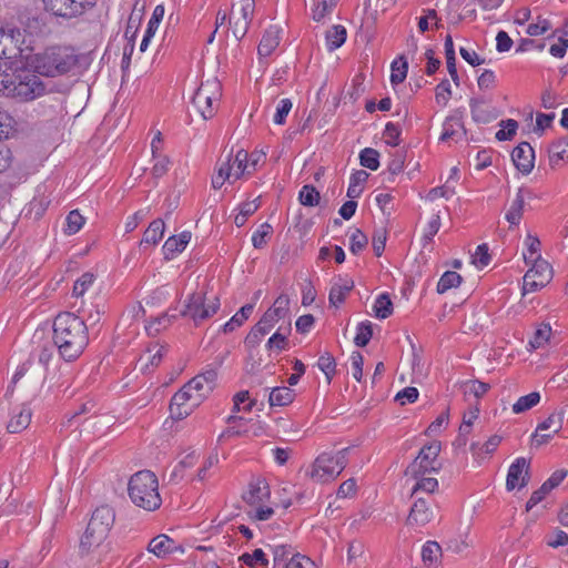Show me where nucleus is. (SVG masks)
<instances>
[{
	"mask_svg": "<svg viewBox=\"0 0 568 568\" xmlns=\"http://www.w3.org/2000/svg\"><path fill=\"white\" fill-rule=\"evenodd\" d=\"M53 343L63 359H77L89 344L85 321L70 312L60 313L53 322Z\"/></svg>",
	"mask_w": 568,
	"mask_h": 568,
	"instance_id": "obj_1",
	"label": "nucleus"
},
{
	"mask_svg": "<svg viewBox=\"0 0 568 568\" xmlns=\"http://www.w3.org/2000/svg\"><path fill=\"white\" fill-rule=\"evenodd\" d=\"M79 63L75 51L70 47L51 45L34 53L29 64L43 77L57 78L69 74Z\"/></svg>",
	"mask_w": 568,
	"mask_h": 568,
	"instance_id": "obj_2",
	"label": "nucleus"
},
{
	"mask_svg": "<svg viewBox=\"0 0 568 568\" xmlns=\"http://www.w3.org/2000/svg\"><path fill=\"white\" fill-rule=\"evenodd\" d=\"M128 494L136 507L148 511L156 510L162 504L158 477L150 470H141L131 476Z\"/></svg>",
	"mask_w": 568,
	"mask_h": 568,
	"instance_id": "obj_3",
	"label": "nucleus"
},
{
	"mask_svg": "<svg viewBox=\"0 0 568 568\" xmlns=\"http://www.w3.org/2000/svg\"><path fill=\"white\" fill-rule=\"evenodd\" d=\"M257 160H248V153L241 149L234 155L230 154L217 164L216 172L212 176V187L221 189L225 182L234 183L237 180L251 175L255 171Z\"/></svg>",
	"mask_w": 568,
	"mask_h": 568,
	"instance_id": "obj_4",
	"label": "nucleus"
},
{
	"mask_svg": "<svg viewBox=\"0 0 568 568\" xmlns=\"http://www.w3.org/2000/svg\"><path fill=\"white\" fill-rule=\"evenodd\" d=\"M48 93L47 83L40 78L34 69H23L10 77V84L7 97L20 102H29L39 99Z\"/></svg>",
	"mask_w": 568,
	"mask_h": 568,
	"instance_id": "obj_5",
	"label": "nucleus"
},
{
	"mask_svg": "<svg viewBox=\"0 0 568 568\" xmlns=\"http://www.w3.org/2000/svg\"><path fill=\"white\" fill-rule=\"evenodd\" d=\"M114 524V511L109 506L98 507L88 524L81 538V548L89 551L100 546L108 537Z\"/></svg>",
	"mask_w": 568,
	"mask_h": 568,
	"instance_id": "obj_6",
	"label": "nucleus"
},
{
	"mask_svg": "<svg viewBox=\"0 0 568 568\" xmlns=\"http://www.w3.org/2000/svg\"><path fill=\"white\" fill-rule=\"evenodd\" d=\"M220 306L217 295H206L203 292H194L186 298L181 315L190 318L197 326L214 316L220 310Z\"/></svg>",
	"mask_w": 568,
	"mask_h": 568,
	"instance_id": "obj_7",
	"label": "nucleus"
},
{
	"mask_svg": "<svg viewBox=\"0 0 568 568\" xmlns=\"http://www.w3.org/2000/svg\"><path fill=\"white\" fill-rule=\"evenodd\" d=\"M347 452L348 448H344L335 454H321L312 466L311 478L317 483L334 480L347 465Z\"/></svg>",
	"mask_w": 568,
	"mask_h": 568,
	"instance_id": "obj_8",
	"label": "nucleus"
},
{
	"mask_svg": "<svg viewBox=\"0 0 568 568\" xmlns=\"http://www.w3.org/2000/svg\"><path fill=\"white\" fill-rule=\"evenodd\" d=\"M222 97V85L215 78L201 83L195 91L192 103L200 115L204 119H212L217 111Z\"/></svg>",
	"mask_w": 568,
	"mask_h": 568,
	"instance_id": "obj_9",
	"label": "nucleus"
},
{
	"mask_svg": "<svg viewBox=\"0 0 568 568\" xmlns=\"http://www.w3.org/2000/svg\"><path fill=\"white\" fill-rule=\"evenodd\" d=\"M440 449L442 445L437 440L425 445L420 449L418 456L407 467L406 474L412 477H419L437 473L442 467V464L438 460Z\"/></svg>",
	"mask_w": 568,
	"mask_h": 568,
	"instance_id": "obj_10",
	"label": "nucleus"
},
{
	"mask_svg": "<svg viewBox=\"0 0 568 568\" xmlns=\"http://www.w3.org/2000/svg\"><path fill=\"white\" fill-rule=\"evenodd\" d=\"M523 277L521 293L537 292L545 287L552 278L551 265L546 260H537Z\"/></svg>",
	"mask_w": 568,
	"mask_h": 568,
	"instance_id": "obj_11",
	"label": "nucleus"
},
{
	"mask_svg": "<svg viewBox=\"0 0 568 568\" xmlns=\"http://www.w3.org/2000/svg\"><path fill=\"white\" fill-rule=\"evenodd\" d=\"M255 11V0H240L233 6L230 17V26L236 40H241L247 33Z\"/></svg>",
	"mask_w": 568,
	"mask_h": 568,
	"instance_id": "obj_12",
	"label": "nucleus"
},
{
	"mask_svg": "<svg viewBox=\"0 0 568 568\" xmlns=\"http://www.w3.org/2000/svg\"><path fill=\"white\" fill-rule=\"evenodd\" d=\"M201 404V395L186 389L184 385L176 392L170 403L171 416L175 419H183L189 416L195 407Z\"/></svg>",
	"mask_w": 568,
	"mask_h": 568,
	"instance_id": "obj_13",
	"label": "nucleus"
},
{
	"mask_svg": "<svg viewBox=\"0 0 568 568\" xmlns=\"http://www.w3.org/2000/svg\"><path fill=\"white\" fill-rule=\"evenodd\" d=\"M434 508L430 498H415L406 519V525L418 528L427 525L434 519Z\"/></svg>",
	"mask_w": 568,
	"mask_h": 568,
	"instance_id": "obj_14",
	"label": "nucleus"
},
{
	"mask_svg": "<svg viewBox=\"0 0 568 568\" xmlns=\"http://www.w3.org/2000/svg\"><path fill=\"white\" fill-rule=\"evenodd\" d=\"M290 298L285 294H281L274 304L264 313L257 322L267 333L278 323L288 316Z\"/></svg>",
	"mask_w": 568,
	"mask_h": 568,
	"instance_id": "obj_15",
	"label": "nucleus"
},
{
	"mask_svg": "<svg viewBox=\"0 0 568 568\" xmlns=\"http://www.w3.org/2000/svg\"><path fill=\"white\" fill-rule=\"evenodd\" d=\"M529 481V460L525 457L516 458L508 468L506 478V489L511 491L516 488L521 489Z\"/></svg>",
	"mask_w": 568,
	"mask_h": 568,
	"instance_id": "obj_16",
	"label": "nucleus"
},
{
	"mask_svg": "<svg viewBox=\"0 0 568 568\" xmlns=\"http://www.w3.org/2000/svg\"><path fill=\"white\" fill-rule=\"evenodd\" d=\"M270 486L263 478H253L243 495L244 501L252 507L262 505L270 499Z\"/></svg>",
	"mask_w": 568,
	"mask_h": 568,
	"instance_id": "obj_17",
	"label": "nucleus"
},
{
	"mask_svg": "<svg viewBox=\"0 0 568 568\" xmlns=\"http://www.w3.org/2000/svg\"><path fill=\"white\" fill-rule=\"evenodd\" d=\"M465 135V128L463 123V113L459 111H454L449 114L444 123L443 131L439 136L442 142H446L449 140H459Z\"/></svg>",
	"mask_w": 568,
	"mask_h": 568,
	"instance_id": "obj_18",
	"label": "nucleus"
},
{
	"mask_svg": "<svg viewBox=\"0 0 568 568\" xmlns=\"http://www.w3.org/2000/svg\"><path fill=\"white\" fill-rule=\"evenodd\" d=\"M515 166L523 173L528 174L534 169L535 152L527 142L518 144L511 152Z\"/></svg>",
	"mask_w": 568,
	"mask_h": 568,
	"instance_id": "obj_19",
	"label": "nucleus"
},
{
	"mask_svg": "<svg viewBox=\"0 0 568 568\" xmlns=\"http://www.w3.org/2000/svg\"><path fill=\"white\" fill-rule=\"evenodd\" d=\"M217 374L214 369H209L202 374L193 377L189 383H186V389L192 390V393H196L201 395V402L206 397V395L212 392Z\"/></svg>",
	"mask_w": 568,
	"mask_h": 568,
	"instance_id": "obj_20",
	"label": "nucleus"
},
{
	"mask_svg": "<svg viewBox=\"0 0 568 568\" xmlns=\"http://www.w3.org/2000/svg\"><path fill=\"white\" fill-rule=\"evenodd\" d=\"M44 4L54 16L63 18H72L84 11L78 0H44Z\"/></svg>",
	"mask_w": 568,
	"mask_h": 568,
	"instance_id": "obj_21",
	"label": "nucleus"
},
{
	"mask_svg": "<svg viewBox=\"0 0 568 568\" xmlns=\"http://www.w3.org/2000/svg\"><path fill=\"white\" fill-rule=\"evenodd\" d=\"M469 106L471 118L476 122L489 123L498 116L497 110L483 98L470 99Z\"/></svg>",
	"mask_w": 568,
	"mask_h": 568,
	"instance_id": "obj_22",
	"label": "nucleus"
},
{
	"mask_svg": "<svg viewBox=\"0 0 568 568\" xmlns=\"http://www.w3.org/2000/svg\"><path fill=\"white\" fill-rule=\"evenodd\" d=\"M354 287V281L349 277L338 276L334 282L329 291L328 301L329 304L338 307L344 303L346 296Z\"/></svg>",
	"mask_w": 568,
	"mask_h": 568,
	"instance_id": "obj_23",
	"label": "nucleus"
},
{
	"mask_svg": "<svg viewBox=\"0 0 568 568\" xmlns=\"http://www.w3.org/2000/svg\"><path fill=\"white\" fill-rule=\"evenodd\" d=\"M549 42L548 51L551 57L562 59L568 50V32L564 30H555L549 37L546 38Z\"/></svg>",
	"mask_w": 568,
	"mask_h": 568,
	"instance_id": "obj_24",
	"label": "nucleus"
},
{
	"mask_svg": "<svg viewBox=\"0 0 568 568\" xmlns=\"http://www.w3.org/2000/svg\"><path fill=\"white\" fill-rule=\"evenodd\" d=\"M190 240H191L190 232H182L179 235L169 237L162 247L164 257L166 260L173 258L176 254H179L185 250Z\"/></svg>",
	"mask_w": 568,
	"mask_h": 568,
	"instance_id": "obj_25",
	"label": "nucleus"
},
{
	"mask_svg": "<svg viewBox=\"0 0 568 568\" xmlns=\"http://www.w3.org/2000/svg\"><path fill=\"white\" fill-rule=\"evenodd\" d=\"M280 44V28L271 26L267 28L260 41L257 51L261 57L271 55Z\"/></svg>",
	"mask_w": 568,
	"mask_h": 568,
	"instance_id": "obj_26",
	"label": "nucleus"
},
{
	"mask_svg": "<svg viewBox=\"0 0 568 568\" xmlns=\"http://www.w3.org/2000/svg\"><path fill=\"white\" fill-rule=\"evenodd\" d=\"M568 163V140H558L549 148V165L560 169Z\"/></svg>",
	"mask_w": 568,
	"mask_h": 568,
	"instance_id": "obj_27",
	"label": "nucleus"
},
{
	"mask_svg": "<svg viewBox=\"0 0 568 568\" xmlns=\"http://www.w3.org/2000/svg\"><path fill=\"white\" fill-rule=\"evenodd\" d=\"M524 206H525V196H524L523 190L519 189L516 192V194L506 212V215H505L506 221L511 226L519 225L521 217H523Z\"/></svg>",
	"mask_w": 568,
	"mask_h": 568,
	"instance_id": "obj_28",
	"label": "nucleus"
},
{
	"mask_svg": "<svg viewBox=\"0 0 568 568\" xmlns=\"http://www.w3.org/2000/svg\"><path fill=\"white\" fill-rule=\"evenodd\" d=\"M31 422V409L27 406H21L13 410V414L8 423V430L10 433H19L26 429Z\"/></svg>",
	"mask_w": 568,
	"mask_h": 568,
	"instance_id": "obj_29",
	"label": "nucleus"
},
{
	"mask_svg": "<svg viewBox=\"0 0 568 568\" xmlns=\"http://www.w3.org/2000/svg\"><path fill=\"white\" fill-rule=\"evenodd\" d=\"M296 396L295 390L286 386L272 388L268 403L271 407H283L290 405Z\"/></svg>",
	"mask_w": 568,
	"mask_h": 568,
	"instance_id": "obj_30",
	"label": "nucleus"
},
{
	"mask_svg": "<svg viewBox=\"0 0 568 568\" xmlns=\"http://www.w3.org/2000/svg\"><path fill=\"white\" fill-rule=\"evenodd\" d=\"M165 224L163 220L156 219L152 221L145 230L140 245H156L164 235Z\"/></svg>",
	"mask_w": 568,
	"mask_h": 568,
	"instance_id": "obj_31",
	"label": "nucleus"
},
{
	"mask_svg": "<svg viewBox=\"0 0 568 568\" xmlns=\"http://www.w3.org/2000/svg\"><path fill=\"white\" fill-rule=\"evenodd\" d=\"M174 541L166 535H159L150 540L148 550L156 557H164L173 551Z\"/></svg>",
	"mask_w": 568,
	"mask_h": 568,
	"instance_id": "obj_32",
	"label": "nucleus"
},
{
	"mask_svg": "<svg viewBox=\"0 0 568 568\" xmlns=\"http://www.w3.org/2000/svg\"><path fill=\"white\" fill-rule=\"evenodd\" d=\"M347 31L341 24L333 26L326 31L325 40L328 51H334L342 47L346 41Z\"/></svg>",
	"mask_w": 568,
	"mask_h": 568,
	"instance_id": "obj_33",
	"label": "nucleus"
},
{
	"mask_svg": "<svg viewBox=\"0 0 568 568\" xmlns=\"http://www.w3.org/2000/svg\"><path fill=\"white\" fill-rule=\"evenodd\" d=\"M415 479V484L412 488V497L417 498L420 497L419 494H433L438 488V480L430 476H419L413 477Z\"/></svg>",
	"mask_w": 568,
	"mask_h": 568,
	"instance_id": "obj_34",
	"label": "nucleus"
},
{
	"mask_svg": "<svg viewBox=\"0 0 568 568\" xmlns=\"http://www.w3.org/2000/svg\"><path fill=\"white\" fill-rule=\"evenodd\" d=\"M442 557V547L437 541L429 540L422 548V559L428 567H436Z\"/></svg>",
	"mask_w": 568,
	"mask_h": 568,
	"instance_id": "obj_35",
	"label": "nucleus"
},
{
	"mask_svg": "<svg viewBox=\"0 0 568 568\" xmlns=\"http://www.w3.org/2000/svg\"><path fill=\"white\" fill-rule=\"evenodd\" d=\"M526 250L523 253L526 264L542 260L540 256V241L537 236L528 234L525 239Z\"/></svg>",
	"mask_w": 568,
	"mask_h": 568,
	"instance_id": "obj_36",
	"label": "nucleus"
},
{
	"mask_svg": "<svg viewBox=\"0 0 568 568\" xmlns=\"http://www.w3.org/2000/svg\"><path fill=\"white\" fill-rule=\"evenodd\" d=\"M1 32H3V42L8 44V47L12 50V48L18 49L22 52L21 44L23 43V33L22 31L12 26L1 27Z\"/></svg>",
	"mask_w": 568,
	"mask_h": 568,
	"instance_id": "obj_37",
	"label": "nucleus"
},
{
	"mask_svg": "<svg viewBox=\"0 0 568 568\" xmlns=\"http://www.w3.org/2000/svg\"><path fill=\"white\" fill-rule=\"evenodd\" d=\"M374 314L377 318L385 320L393 313V303L387 293H382L375 300L373 305Z\"/></svg>",
	"mask_w": 568,
	"mask_h": 568,
	"instance_id": "obj_38",
	"label": "nucleus"
},
{
	"mask_svg": "<svg viewBox=\"0 0 568 568\" xmlns=\"http://www.w3.org/2000/svg\"><path fill=\"white\" fill-rule=\"evenodd\" d=\"M339 0H322L312 10V18L316 22H325Z\"/></svg>",
	"mask_w": 568,
	"mask_h": 568,
	"instance_id": "obj_39",
	"label": "nucleus"
},
{
	"mask_svg": "<svg viewBox=\"0 0 568 568\" xmlns=\"http://www.w3.org/2000/svg\"><path fill=\"white\" fill-rule=\"evenodd\" d=\"M462 283V276L454 271H446L437 283L436 291L438 294H444L450 288L458 287Z\"/></svg>",
	"mask_w": 568,
	"mask_h": 568,
	"instance_id": "obj_40",
	"label": "nucleus"
},
{
	"mask_svg": "<svg viewBox=\"0 0 568 568\" xmlns=\"http://www.w3.org/2000/svg\"><path fill=\"white\" fill-rule=\"evenodd\" d=\"M500 443H501V436L493 435L484 444L473 443L470 446V449L474 455L480 457L483 455L493 454L497 449V447L499 446Z\"/></svg>",
	"mask_w": 568,
	"mask_h": 568,
	"instance_id": "obj_41",
	"label": "nucleus"
},
{
	"mask_svg": "<svg viewBox=\"0 0 568 568\" xmlns=\"http://www.w3.org/2000/svg\"><path fill=\"white\" fill-rule=\"evenodd\" d=\"M540 398L539 392H531L525 396H520L511 407L513 413L521 414L529 410L540 402Z\"/></svg>",
	"mask_w": 568,
	"mask_h": 568,
	"instance_id": "obj_42",
	"label": "nucleus"
},
{
	"mask_svg": "<svg viewBox=\"0 0 568 568\" xmlns=\"http://www.w3.org/2000/svg\"><path fill=\"white\" fill-rule=\"evenodd\" d=\"M408 64L407 61L400 57L390 64V82L393 85L404 82L407 75Z\"/></svg>",
	"mask_w": 568,
	"mask_h": 568,
	"instance_id": "obj_43",
	"label": "nucleus"
},
{
	"mask_svg": "<svg viewBox=\"0 0 568 568\" xmlns=\"http://www.w3.org/2000/svg\"><path fill=\"white\" fill-rule=\"evenodd\" d=\"M240 561H242L244 565L251 568L257 566L266 568L268 566V559L266 557V554L261 548H256L252 554H243L240 557Z\"/></svg>",
	"mask_w": 568,
	"mask_h": 568,
	"instance_id": "obj_44",
	"label": "nucleus"
},
{
	"mask_svg": "<svg viewBox=\"0 0 568 568\" xmlns=\"http://www.w3.org/2000/svg\"><path fill=\"white\" fill-rule=\"evenodd\" d=\"M272 552L274 566H282L284 568H287L292 555H295L288 545H275L272 547Z\"/></svg>",
	"mask_w": 568,
	"mask_h": 568,
	"instance_id": "obj_45",
	"label": "nucleus"
},
{
	"mask_svg": "<svg viewBox=\"0 0 568 568\" xmlns=\"http://www.w3.org/2000/svg\"><path fill=\"white\" fill-rule=\"evenodd\" d=\"M564 412H554L545 420L537 425L538 430H550L552 434L559 433L562 428Z\"/></svg>",
	"mask_w": 568,
	"mask_h": 568,
	"instance_id": "obj_46",
	"label": "nucleus"
},
{
	"mask_svg": "<svg viewBox=\"0 0 568 568\" xmlns=\"http://www.w3.org/2000/svg\"><path fill=\"white\" fill-rule=\"evenodd\" d=\"M373 336V324L369 321L361 322L356 327L354 343L358 347L366 346Z\"/></svg>",
	"mask_w": 568,
	"mask_h": 568,
	"instance_id": "obj_47",
	"label": "nucleus"
},
{
	"mask_svg": "<svg viewBox=\"0 0 568 568\" xmlns=\"http://www.w3.org/2000/svg\"><path fill=\"white\" fill-rule=\"evenodd\" d=\"M85 223V219L79 213L78 210L71 211L65 219L64 233L73 235L78 233Z\"/></svg>",
	"mask_w": 568,
	"mask_h": 568,
	"instance_id": "obj_48",
	"label": "nucleus"
},
{
	"mask_svg": "<svg viewBox=\"0 0 568 568\" xmlns=\"http://www.w3.org/2000/svg\"><path fill=\"white\" fill-rule=\"evenodd\" d=\"M320 199V192L313 185H304L298 193V200L304 206H315Z\"/></svg>",
	"mask_w": 568,
	"mask_h": 568,
	"instance_id": "obj_49",
	"label": "nucleus"
},
{
	"mask_svg": "<svg viewBox=\"0 0 568 568\" xmlns=\"http://www.w3.org/2000/svg\"><path fill=\"white\" fill-rule=\"evenodd\" d=\"M95 276L92 273L82 274L73 285L72 296L82 297L85 292L93 285Z\"/></svg>",
	"mask_w": 568,
	"mask_h": 568,
	"instance_id": "obj_50",
	"label": "nucleus"
},
{
	"mask_svg": "<svg viewBox=\"0 0 568 568\" xmlns=\"http://www.w3.org/2000/svg\"><path fill=\"white\" fill-rule=\"evenodd\" d=\"M379 153L372 148H365L359 153L361 165L369 170H377L379 166Z\"/></svg>",
	"mask_w": 568,
	"mask_h": 568,
	"instance_id": "obj_51",
	"label": "nucleus"
},
{
	"mask_svg": "<svg viewBox=\"0 0 568 568\" xmlns=\"http://www.w3.org/2000/svg\"><path fill=\"white\" fill-rule=\"evenodd\" d=\"M273 227L268 223H263L252 235V243L255 248H262L266 245Z\"/></svg>",
	"mask_w": 568,
	"mask_h": 568,
	"instance_id": "obj_52",
	"label": "nucleus"
},
{
	"mask_svg": "<svg viewBox=\"0 0 568 568\" xmlns=\"http://www.w3.org/2000/svg\"><path fill=\"white\" fill-rule=\"evenodd\" d=\"M501 129L496 132V139L498 141H508L511 140L513 136L516 134V131L518 129V123L516 120L508 119L503 120L500 122Z\"/></svg>",
	"mask_w": 568,
	"mask_h": 568,
	"instance_id": "obj_53",
	"label": "nucleus"
},
{
	"mask_svg": "<svg viewBox=\"0 0 568 568\" xmlns=\"http://www.w3.org/2000/svg\"><path fill=\"white\" fill-rule=\"evenodd\" d=\"M166 352H168L166 346L160 345V344H154L148 348L146 354H144V356L142 358L145 357L146 365L150 364L152 366H158L161 363L163 356L166 354Z\"/></svg>",
	"mask_w": 568,
	"mask_h": 568,
	"instance_id": "obj_54",
	"label": "nucleus"
},
{
	"mask_svg": "<svg viewBox=\"0 0 568 568\" xmlns=\"http://www.w3.org/2000/svg\"><path fill=\"white\" fill-rule=\"evenodd\" d=\"M550 335L551 327L548 324H542L535 332L532 338L529 341V345L535 349L539 348L549 341Z\"/></svg>",
	"mask_w": 568,
	"mask_h": 568,
	"instance_id": "obj_55",
	"label": "nucleus"
},
{
	"mask_svg": "<svg viewBox=\"0 0 568 568\" xmlns=\"http://www.w3.org/2000/svg\"><path fill=\"white\" fill-rule=\"evenodd\" d=\"M551 27H552L551 22L548 19L539 16V17H537L535 22L530 23L527 27L526 32L530 37H538V36H542L546 32H548L549 30H551Z\"/></svg>",
	"mask_w": 568,
	"mask_h": 568,
	"instance_id": "obj_56",
	"label": "nucleus"
},
{
	"mask_svg": "<svg viewBox=\"0 0 568 568\" xmlns=\"http://www.w3.org/2000/svg\"><path fill=\"white\" fill-rule=\"evenodd\" d=\"M281 328L275 332L267 341L266 348L270 352L280 353L287 347V335L286 333H281Z\"/></svg>",
	"mask_w": 568,
	"mask_h": 568,
	"instance_id": "obj_57",
	"label": "nucleus"
},
{
	"mask_svg": "<svg viewBox=\"0 0 568 568\" xmlns=\"http://www.w3.org/2000/svg\"><path fill=\"white\" fill-rule=\"evenodd\" d=\"M400 128L397 124L388 122L383 133L385 143L390 146H397L400 142Z\"/></svg>",
	"mask_w": 568,
	"mask_h": 568,
	"instance_id": "obj_58",
	"label": "nucleus"
},
{
	"mask_svg": "<svg viewBox=\"0 0 568 568\" xmlns=\"http://www.w3.org/2000/svg\"><path fill=\"white\" fill-rule=\"evenodd\" d=\"M317 366L325 374L326 378L331 381L335 374L336 368L334 357L328 353L321 355L317 361Z\"/></svg>",
	"mask_w": 568,
	"mask_h": 568,
	"instance_id": "obj_59",
	"label": "nucleus"
},
{
	"mask_svg": "<svg viewBox=\"0 0 568 568\" xmlns=\"http://www.w3.org/2000/svg\"><path fill=\"white\" fill-rule=\"evenodd\" d=\"M450 97H452L450 83L448 80H443L436 87V92H435L436 102L442 106H446L450 100Z\"/></svg>",
	"mask_w": 568,
	"mask_h": 568,
	"instance_id": "obj_60",
	"label": "nucleus"
},
{
	"mask_svg": "<svg viewBox=\"0 0 568 568\" xmlns=\"http://www.w3.org/2000/svg\"><path fill=\"white\" fill-rule=\"evenodd\" d=\"M273 514H274L273 508L268 507L264 504L256 505L247 511V516L251 519L258 520V521L268 520L273 516Z\"/></svg>",
	"mask_w": 568,
	"mask_h": 568,
	"instance_id": "obj_61",
	"label": "nucleus"
},
{
	"mask_svg": "<svg viewBox=\"0 0 568 568\" xmlns=\"http://www.w3.org/2000/svg\"><path fill=\"white\" fill-rule=\"evenodd\" d=\"M292 101L290 99H282L277 106L275 114L273 116V121L275 124L282 125L285 123L286 116L292 110Z\"/></svg>",
	"mask_w": 568,
	"mask_h": 568,
	"instance_id": "obj_62",
	"label": "nucleus"
},
{
	"mask_svg": "<svg viewBox=\"0 0 568 568\" xmlns=\"http://www.w3.org/2000/svg\"><path fill=\"white\" fill-rule=\"evenodd\" d=\"M234 405L233 410L234 412H251L254 403L250 399V395L247 390H242L237 393L233 398Z\"/></svg>",
	"mask_w": 568,
	"mask_h": 568,
	"instance_id": "obj_63",
	"label": "nucleus"
},
{
	"mask_svg": "<svg viewBox=\"0 0 568 568\" xmlns=\"http://www.w3.org/2000/svg\"><path fill=\"white\" fill-rule=\"evenodd\" d=\"M473 264L478 267L483 268L487 266L490 262V255L488 253V246L486 244L478 245L475 250V253L471 256Z\"/></svg>",
	"mask_w": 568,
	"mask_h": 568,
	"instance_id": "obj_64",
	"label": "nucleus"
}]
</instances>
